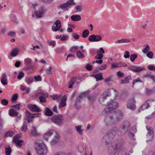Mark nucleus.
I'll return each instance as SVG.
<instances>
[{"label":"nucleus","instance_id":"nucleus-1","mask_svg":"<svg viewBox=\"0 0 155 155\" xmlns=\"http://www.w3.org/2000/svg\"><path fill=\"white\" fill-rule=\"evenodd\" d=\"M34 144L35 145V150L37 154L46 155L47 153V149L44 142L38 143L37 141H35Z\"/></svg>","mask_w":155,"mask_h":155},{"label":"nucleus","instance_id":"nucleus-2","mask_svg":"<svg viewBox=\"0 0 155 155\" xmlns=\"http://www.w3.org/2000/svg\"><path fill=\"white\" fill-rule=\"evenodd\" d=\"M117 128L115 127L109 130L103 138L104 140L108 143L112 140L116 133Z\"/></svg>","mask_w":155,"mask_h":155},{"label":"nucleus","instance_id":"nucleus-3","mask_svg":"<svg viewBox=\"0 0 155 155\" xmlns=\"http://www.w3.org/2000/svg\"><path fill=\"white\" fill-rule=\"evenodd\" d=\"M130 126V123L128 121L125 120L122 122L118 132V134L120 136L124 134L128 131Z\"/></svg>","mask_w":155,"mask_h":155},{"label":"nucleus","instance_id":"nucleus-4","mask_svg":"<svg viewBox=\"0 0 155 155\" xmlns=\"http://www.w3.org/2000/svg\"><path fill=\"white\" fill-rule=\"evenodd\" d=\"M49 96L54 100H57L58 101H61V102L59 104L58 106L59 108H61L66 105V102L67 100L66 97H63L61 95H58L55 94L53 95H50Z\"/></svg>","mask_w":155,"mask_h":155},{"label":"nucleus","instance_id":"nucleus-5","mask_svg":"<svg viewBox=\"0 0 155 155\" xmlns=\"http://www.w3.org/2000/svg\"><path fill=\"white\" fill-rule=\"evenodd\" d=\"M53 134H54V137L51 141L50 143L51 145L56 144L58 141L60 139L59 134L55 130H49V136Z\"/></svg>","mask_w":155,"mask_h":155},{"label":"nucleus","instance_id":"nucleus-6","mask_svg":"<svg viewBox=\"0 0 155 155\" xmlns=\"http://www.w3.org/2000/svg\"><path fill=\"white\" fill-rule=\"evenodd\" d=\"M105 122L107 126H109L116 123L112 114L110 113L109 115L105 117Z\"/></svg>","mask_w":155,"mask_h":155},{"label":"nucleus","instance_id":"nucleus-7","mask_svg":"<svg viewBox=\"0 0 155 155\" xmlns=\"http://www.w3.org/2000/svg\"><path fill=\"white\" fill-rule=\"evenodd\" d=\"M63 117L61 115H54L51 118V121L58 125H61L63 122Z\"/></svg>","mask_w":155,"mask_h":155},{"label":"nucleus","instance_id":"nucleus-8","mask_svg":"<svg viewBox=\"0 0 155 155\" xmlns=\"http://www.w3.org/2000/svg\"><path fill=\"white\" fill-rule=\"evenodd\" d=\"M118 103L115 101H112L109 103L104 109V111L105 112L107 113L110 111L113 110L118 107Z\"/></svg>","mask_w":155,"mask_h":155},{"label":"nucleus","instance_id":"nucleus-9","mask_svg":"<svg viewBox=\"0 0 155 155\" xmlns=\"http://www.w3.org/2000/svg\"><path fill=\"white\" fill-rule=\"evenodd\" d=\"M46 11V8L44 5L41 6L38 11L35 12V14L37 18H40L43 16Z\"/></svg>","mask_w":155,"mask_h":155},{"label":"nucleus","instance_id":"nucleus-10","mask_svg":"<svg viewBox=\"0 0 155 155\" xmlns=\"http://www.w3.org/2000/svg\"><path fill=\"white\" fill-rule=\"evenodd\" d=\"M112 114L115 118L116 123L120 120L122 118L123 116L122 112L119 110L116 111Z\"/></svg>","mask_w":155,"mask_h":155},{"label":"nucleus","instance_id":"nucleus-11","mask_svg":"<svg viewBox=\"0 0 155 155\" xmlns=\"http://www.w3.org/2000/svg\"><path fill=\"white\" fill-rule=\"evenodd\" d=\"M135 100L134 97L129 100L127 104V107L132 110H134L135 109Z\"/></svg>","mask_w":155,"mask_h":155},{"label":"nucleus","instance_id":"nucleus-12","mask_svg":"<svg viewBox=\"0 0 155 155\" xmlns=\"http://www.w3.org/2000/svg\"><path fill=\"white\" fill-rule=\"evenodd\" d=\"M54 25L55 26L53 25L52 26V30L54 31H58L61 27V21L59 20H57L55 22Z\"/></svg>","mask_w":155,"mask_h":155},{"label":"nucleus","instance_id":"nucleus-13","mask_svg":"<svg viewBox=\"0 0 155 155\" xmlns=\"http://www.w3.org/2000/svg\"><path fill=\"white\" fill-rule=\"evenodd\" d=\"M128 69L135 72H139L144 70V69L143 68H141L139 67L134 65L128 67Z\"/></svg>","mask_w":155,"mask_h":155},{"label":"nucleus","instance_id":"nucleus-14","mask_svg":"<svg viewBox=\"0 0 155 155\" xmlns=\"http://www.w3.org/2000/svg\"><path fill=\"white\" fill-rule=\"evenodd\" d=\"M19 137L18 135H15L14 137L13 140L14 143H15L18 147H21V143H22L23 141L19 139Z\"/></svg>","mask_w":155,"mask_h":155},{"label":"nucleus","instance_id":"nucleus-15","mask_svg":"<svg viewBox=\"0 0 155 155\" xmlns=\"http://www.w3.org/2000/svg\"><path fill=\"white\" fill-rule=\"evenodd\" d=\"M28 107L30 110L35 112L38 113L41 111V110L39 109L35 104L30 105Z\"/></svg>","mask_w":155,"mask_h":155},{"label":"nucleus","instance_id":"nucleus-16","mask_svg":"<svg viewBox=\"0 0 155 155\" xmlns=\"http://www.w3.org/2000/svg\"><path fill=\"white\" fill-rule=\"evenodd\" d=\"M150 101V100L146 101L140 107L139 110H138V112H140L141 110L147 109L149 107H150V105L149 104Z\"/></svg>","mask_w":155,"mask_h":155},{"label":"nucleus","instance_id":"nucleus-17","mask_svg":"<svg viewBox=\"0 0 155 155\" xmlns=\"http://www.w3.org/2000/svg\"><path fill=\"white\" fill-rule=\"evenodd\" d=\"M1 81L3 85H5L7 84L8 80L7 78V75L5 73H4L2 74Z\"/></svg>","mask_w":155,"mask_h":155},{"label":"nucleus","instance_id":"nucleus-18","mask_svg":"<svg viewBox=\"0 0 155 155\" xmlns=\"http://www.w3.org/2000/svg\"><path fill=\"white\" fill-rule=\"evenodd\" d=\"M87 98L88 100L89 103L92 104L95 101L96 98V96L95 95H92L87 96Z\"/></svg>","mask_w":155,"mask_h":155},{"label":"nucleus","instance_id":"nucleus-19","mask_svg":"<svg viewBox=\"0 0 155 155\" xmlns=\"http://www.w3.org/2000/svg\"><path fill=\"white\" fill-rule=\"evenodd\" d=\"M30 135L31 136H36L39 135L40 134L38 133L35 127L33 126L30 132Z\"/></svg>","mask_w":155,"mask_h":155},{"label":"nucleus","instance_id":"nucleus-20","mask_svg":"<svg viewBox=\"0 0 155 155\" xmlns=\"http://www.w3.org/2000/svg\"><path fill=\"white\" fill-rule=\"evenodd\" d=\"M108 150L110 155H114L116 151L118 150L119 149L118 148H117L116 147L115 148L113 147H110Z\"/></svg>","mask_w":155,"mask_h":155},{"label":"nucleus","instance_id":"nucleus-21","mask_svg":"<svg viewBox=\"0 0 155 155\" xmlns=\"http://www.w3.org/2000/svg\"><path fill=\"white\" fill-rule=\"evenodd\" d=\"M4 149L6 155H10L12 152V149L9 145H5Z\"/></svg>","mask_w":155,"mask_h":155},{"label":"nucleus","instance_id":"nucleus-22","mask_svg":"<svg viewBox=\"0 0 155 155\" xmlns=\"http://www.w3.org/2000/svg\"><path fill=\"white\" fill-rule=\"evenodd\" d=\"M26 120H27L28 123H29L31 121V119L33 118L32 114L29 113L28 111H26Z\"/></svg>","mask_w":155,"mask_h":155},{"label":"nucleus","instance_id":"nucleus-23","mask_svg":"<svg viewBox=\"0 0 155 155\" xmlns=\"http://www.w3.org/2000/svg\"><path fill=\"white\" fill-rule=\"evenodd\" d=\"M71 19L74 21H78L81 19V17L80 15H74L71 16Z\"/></svg>","mask_w":155,"mask_h":155},{"label":"nucleus","instance_id":"nucleus-24","mask_svg":"<svg viewBox=\"0 0 155 155\" xmlns=\"http://www.w3.org/2000/svg\"><path fill=\"white\" fill-rule=\"evenodd\" d=\"M60 7L62 10L67 11L68 10V8H69L66 2L61 4Z\"/></svg>","mask_w":155,"mask_h":155},{"label":"nucleus","instance_id":"nucleus-25","mask_svg":"<svg viewBox=\"0 0 155 155\" xmlns=\"http://www.w3.org/2000/svg\"><path fill=\"white\" fill-rule=\"evenodd\" d=\"M94 75L95 76V78L96 79L97 81H98L103 79V78L102 75V73H99L96 74H95Z\"/></svg>","mask_w":155,"mask_h":155},{"label":"nucleus","instance_id":"nucleus-26","mask_svg":"<svg viewBox=\"0 0 155 155\" xmlns=\"http://www.w3.org/2000/svg\"><path fill=\"white\" fill-rule=\"evenodd\" d=\"M131 79V77L130 76L126 77L124 79L121 80V84H125L128 83L130 82L129 80Z\"/></svg>","mask_w":155,"mask_h":155},{"label":"nucleus","instance_id":"nucleus-27","mask_svg":"<svg viewBox=\"0 0 155 155\" xmlns=\"http://www.w3.org/2000/svg\"><path fill=\"white\" fill-rule=\"evenodd\" d=\"M19 51V49H13L11 53V54L13 57H15L18 54Z\"/></svg>","mask_w":155,"mask_h":155},{"label":"nucleus","instance_id":"nucleus-28","mask_svg":"<svg viewBox=\"0 0 155 155\" xmlns=\"http://www.w3.org/2000/svg\"><path fill=\"white\" fill-rule=\"evenodd\" d=\"M129 42H130V40L129 39H123L116 41L115 43H129Z\"/></svg>","mask_w":155,"mask_h":155},{"label":"nucleus","instance_id":"nucleus-29","mask_svg":"<svg viewBox=\"0 0 155 155\" xmlns=\"http://www.w3.org/2000/svg\"><path fill=\"white\" fill-rule=\"evenodd\" d=\"M76 78H71V81L69 82V84L68 87L69 88H72L75 82L76 81Z\"/></svg>","mask_w":155,"mask_h":155},{"label":"nucleus","instance_id":"nucleus-30","mask_svg":"<svg viewBox=\"0 0 155 155\" xmlns=\"http://www.w3.org/2000/svg\"><path fill=\"white\" fill-rule=\"evenodd\" d=\"M81 99H80L78 97H77L76 100L75 105L76 107V109H79L81 107L78 104L80 103L81 101Z\"/></svg>","mask_w":155,"mask_h":155},{"label":"nucleus","instance_id":"nucleus-31","mask_svg":"<svg viewBox=\"0 0 155 155\" xmlns=\"http://www.w3.org/2000/svg\"><path fill=\"white\" fill-rule=\"evenodd\" d=\"M124 143V141L122 139H120L118 140V143H117L116 146V147L117 148H119V149H120V147L121 146V145Z\"/></svg>","mask_w":155,"mask_h":155},{"label":"nucleus","instance_id":"nucleus-32","mask_svg":"<svg viewBox=\"0 0 155 155\" xmlns=\"http://www.w3.org/2000/svg\"><path fill=\"white\" fill-rule=\"evenodd\" d=\"M81 126L78 125L75 127V128L78 133L81 135L83 134V130L81 129Z\"/></svg>","mask_w":155,"mask_h":155},{"label":"nucleus","instance_id":"nucleus-33","mask_svg":"<svg viewBox=\"0 0 155 155\" xmlns=\"http://www.w3.org/2000/svg\"><path fill=\"white\" fill-rule=\"evenodd\" d=\"M146 128L148 131L147 134H154L153 130L152 127L150 126H147Z\"/></svg>","mask_w":155,"mask_h":155},{"label":"nucleus","instance_id":"nucleus-34","mask_svg":"<svg viewBox=\"0 0 155 155\" xmlns=\"http://www.w3.org/2000/svg\"><path fill=\"white\" fill-rule=\"evenodd\" d=\"M18 113L16 110L14 109H11L10 110L9 114L10 116H16L18 115Z\"/></svg>","mask_w":155,"mask_h":155},{"label":"nucleus","instance_id":"nucleus-35","mask_svg":"<svg viewBox=\"0 0 155 155\" xmlns=\"http://www.w3.org/2000/svg\"><path fill=\"white\" fill-rule=\"evenodd\" d=\"M74 0H69L66 2L69 8L71 6L74 5H76V3L74 2Z\"/></svg>","mask_w":155,"mask_h":155},{"label":"nucleus","instance_id":"nucleus-36","mask_svg":"<svg viewBox=\"0 0 155 155\" xmlns=\"http://www.w3.org/2000/svg\"><path fill=\"white\" fill-rule=\"evenodd\" d=\"M89 35V31L88 30L86 29L84 30L82 34V36L84 38H87Z\"/></svg>","mask_w":155,"mask_h":155},{"label":"nucleus","instance_id":"nucleus-37","mask_svg":"<svg viewBox=\"0 0 155 155\" xmlns=\"http://www.w3.org/2000/svg\"><path fill=\"white\" fill-rule=\"evenodd\" d=\"M96 35H90L88 38V40L91 42H96Z\"/></svg>","mask_w":155,"mask_h":155},{"label":"nucleus","instance_id":"nucleus-38","mask_svg":"<svg viewBox=\"0 0 155 155\" xmlns=\"http://www.w3.org/2000/svg\"><path fill=\"white\" fill-rule=\"evenodd\" d=\"M18 97V95L17 93L14 94L12 97V102H14L16 101Z\"/></svg>","mask_w":155,"mask_h":155},{"label":"nucleus","instance_id":"nucleus-39","mask_svg":"<svg viewBox=\"0 0 155 155\" xmlns=\"http://www.w3.org/2000/svg\"><path fill=\"white\" fill-rule=\"evenodd\" d=\"M32 60L29 58H27L25 59L24 60V63L27 66L29 65L31 63Z\"/></svg>","mask_w":155,"mask_h":155},{"label":"nucleus","instance_id":"nucleus-40","mask_svg":"<svg viewBox=\"0 0 155 155\" xmlns=\"http://www.w3.org/2000/svg\"><path fill=\"white\" fill-rule=\"evenodd\" d=\"M154 134H147V135L146 141H150L153 139Z\"/></svg>","mask_w":155,"mask_h":155},{"label":"nucleus","instance_id":"nucleus-41","mask_svg":"<svg viewBox=\"0 0 155 155\" xmlns=\"http://www.w3.org/2000/svg\"><path fill=\"white\" fill-rule=\"evenodd\" d=\"M27 123L26 122H25L21 129L22 131L25 132L27 130Z\"/></svg>","mask_w":155,"mask_h":155},{"label":"nucleus","instance_id":"nucleus-42","mask_svg":"<svg viewBox=\"0 0 155 155\" xmlns=\"http://www.w3.org/2000/svg\"><path fill=\"white\" fill-rule=\"evenodd\" d=\"M34 81V78L32 77H28L26 80V82L28 84H30Z\"/></svg>","mask_w":155,"mask_h":155},{"label":"nucleus","instance_id":"nucleus-43","mask_svg":"<svg viewBox=\"0 0 155 155\" xmlns=\"http://www.w3.org/2000/svg\"><path fill=\"white\" fill-rule=\"evenodd\" d=\"M77 56L78 57L81 58L84 57V54L80 51H78L76 53Z\"/></svg>","mask_w":155,"mask_h":155},{"label":"nucleus","instance_id":"nucleus-44","mask_svg":"<svg viewBox=\"0 0 155 155\" xmlns=\"http://www.w3.org/2000/svg\"><path fill=\"white\" fill-rule=\"evenodd\" d=\"M24 76V73L22 71H20L18 75V79L20 80Z\"/></svg>","mask_w":155,"mask_h":155},{"label":"nucleus","instance_id":"nucleus-45","mask_svg":"<svg viewBox=\"0 0 155 155\" xmlns=\"http://www.w3.org/2000/svg\"><path fill=\"white\" fill-rule=\"evenodd\" d=\"M16 33L15 31H10L8 32L7 35L12 38H14L15 36Z\"/></svg>","mask_w":155,"mask_h":155},{"label":"nucleus","instance_id":"nucleus-46","mask_svg":"<svg viewBox=\"0 0 155 155\" xmlns=\"http://www.w3.org/2000/svg\"><path fill=\"white\" fill-rule=\"evenodd\" d=\"M54 155H68L67 153L64 151H61L56 152Z\"/></svg>","mask_w":155,"mask_h":155},{"label":"nucleus","instance_id":"nucleus-47","mask_svg":"<svg viewBox=\"0 0 155 155\" xmlns=\"http://www.w3.org/2000/svg\"><path fill=\"white\" fill-rule=\"evenodd\" d=\"M97 54L95 57V58L96 59H101L103 57V55L101 53H97Z\"/></svg>","mask_w":155,"mask_h":155},{"label":"nucleus","instance_id":"nucleus-48","mask_svg":"<svg viewBox=\"0 0 155 155\" xmlns=\"http://www.w3.org/2000/svg\"><path fill=\"white\" fill-rule=\"evenodd\" d=\"M137 54H135L131 55L130 56L131 61L132 62H133L135 60V59L137 58Z\"/></svg>","mask_w":155,"mask_h":155},{"label":"nucleus","instance_id":"nucleus-49","mask_svg":"<svg viewBox=\"0 0 155 155\" xmlns=\"http://www.w3.org/2000/svg\"><path fill=\"white\" fill-rule=\"evenodd\" d=\"M142 82V81L141 80H140V78H138L137 79H135L133 80V82H132V87H134V86L136 82Z\"/></svg>","mask_w":155,"mask_h":155},{"label":"nucleus","instance_id":"nucleus-50","mask_svg":"<svg viewBox=\"0 0 155 155\" xmlns=\"http://www.w3.org/2000/svg\"><path fill=\"white\" fill-rule=\"evenodd\" d=\"M72 36L73 38L74 39L76 40L78 39L79 38V35H78L76 33H73L72 34Z\"/></svg>","mask_w":155,"mask_h":155},{"label":"nucleus","instance_id":"nucleus-51","mask_svg":"<svg viewBox=\"0 0 155 155\" xmlns=\"http://www.w3.org/2000/svg\"><path fill=\"white\" fill-rule=\"evenodd\" d=\"M88 93L89 92L87 91H85L84 93H81L78 97L82 100L83 95H87L88 94Z\"/></svg>","mask_w":155,"mask_h":155},{"label":"nucleus","instance_id":"nucleus-52","mask_svg":"<svg viewBox=\"0 0 155 155\" xmlns=\"http://www.w3.org/2000/svg\"><path fill=\"white\" fill-rule=\"evenodd\" d=\"M109 96V94L107 92H105L103 94L101 95L102 98H103L104 100L106 99L107 97H108Z\"/></svg>","mask_w":155,"mask_h":155},{"label":"nucleus","instance_id":"nucleus-53","mask_svg":"<svg viewBox=\"0 0 155 155\" xmlns=\"http://www.w3.org/2000/svg\"><path fill=\"white\" fill-rule=\"evenodd\" d=\"M152 75V73L151 72L147 73L143 75V77L145 78H150Z\"/></svg>","mask_w":155,"mask_h":155},{"label":"nucleus","instance_id":"nucleus-54","mask_svg":"<svg viewBox=\"0 0 155 155\" xmlns=\"http://www.w3.org/2000/svg\"><path fill=\"white\" fill-rule=\"evenodd\" d=\"M1 103L2 104L5 106H6L8 104V101L6 99H3L1 101Z\"/></svg>","mask_w":155,"mask_h":155},{"label":"nucleus","instance_id":"nucleus-55","mask_svg":"<svg viewBox=\"0 0 155 155\" xmlns=\"http://www.w3.org/2000/svg\"><path fill=\"white\" fill-rule=\"evenodd\" d=\"M128 135L129 137L132 140H135L134 136V133L131 132H129L128 133Z\"/></svg>","mask_w":155,"mask_h":155},{"label":"nucleus","instance_id":"nucleus-56","mask_svg":"<svg viewBox=\"0 0 155 155\" xmlns=\"http://www.w3.org/2000/svg\"><path fill=\"white\" fill-rule=\"evenodd\" d=\"M153 56V53L152 51H150L147 54V56L149 58H152Z\"/></svg>","mask_w":155,"mask_h":155},{"label":"nucleus","instance_id":"nucleus-57","mask_svg":"<svg viewBox=\"0 0 155 155\" xmlns=\"http://www.w3.org/2000/svg\"><path fill=\"white\" fill-rule=\"evenodd\" d=\"M39 99L41 103L45 102L46 101L45 97L42 95L39 96Z\"/></svg>","mask_w":155,"mask_h":155},{"label":"nucleus","instance_id":"nucleus-58","mask_svg":"<svg viewBox=\"0 0 155 155\" xmlns=\"http://www.w3.org/2000/svg\"><path fill=\"white\" fill-rule=\"evenodd\" d=\"M34 78L36 81H41V77L39 75L35 76Z\"/></svg>","mask_w":155,"mask_h":155},{"label":"nucleus","instance_id":"nucleus-59","mask_svg":"<svg viewBox=\"0 0 155 155\" xmlns=\"http://www.w3.org/2000/svg\"><path fill=\"white\" fill-rule=\"evenodd\" d=\"M13 135V134L12 132L8 131L6 133H5V136L12 137Z\"/></svg>","mask_w":155,"mask_h":155},{"label":"nucleus","instance_id":"nucleus-60","mask_svg":"<svg viewBox=\"0 0 155 155\" xmlns=\"http://www.w3.org/2000/svg\"><path fill=\"white\" fill-rule=\"evenodd\" d=\"M77 12H81L82 9V6L81 5H78L75 7Z\"/></svg>","mask_w":155,"mask_h":155},{"label":"nucleus","instance_id":"nucleus-61","mask_svg":"<svg viewBox=\"0 0 155 155\" xmlns=\"http://www.w3.org/2000/svg\"><path fill=\"white\" fill-rule=\"evenodd\" d=\"M117 76L118 77L120 78L124 76V74L120 71H119L117 72Z\"/></svg>","mask_w":155,"mask_h":155},{"label":"nucleus","instance_id":"nucleus-62","mask_svg":"<svg viewBox=\"0 0 155 155\" xmlns=\"http://www.w3.org/2000/svg\"><path fill=\"white\" fill-rule=\"evenodd\" d=\"M130 53L128 51H126L125 52V54L124 55V57L126 58H128L130 57Z\"/></svg>","mask_w":155,"mask_h":155},{"label":"nucleus","instance_id":"nucleus-63","mask_svg":"<svg viewBox=\"0 0 155 155\" xmlns=\"http://www.w3.org/2000/svg\"><path fill=\"white\" fill-rule=\"evenodd\" d=\"M86 69L89 70V71H91L92 69V68L91 65L89 64H87L86 66Z\"/></svg>","mask_w":155,"mask_h":155},{"label":"nucleus","instance_id":"nucleus-64","mask_svg":"<svg viewBox=\"0 0 155 155\" xmlns=\"http://www.w3.org/2000/svg\"><path fill=\"white\" fill-rule=\"evenodd\" d=\"M96 42L102 39V37L99 35H96Z\"/></svg>","mask_w":155,"mask_h":155}]
</instances>
